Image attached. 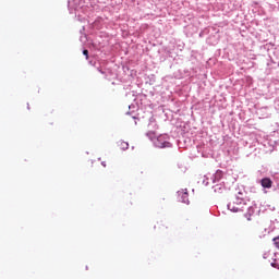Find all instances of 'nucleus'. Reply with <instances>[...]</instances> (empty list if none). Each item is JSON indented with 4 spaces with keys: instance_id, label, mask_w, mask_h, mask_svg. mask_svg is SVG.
I'll return each instance as SVG.
<instances>
[{
    "instance_id": "3",
    "label": "nucleus",
    "mask_w": 279,
    "mask_h": 279,
    "mask_svg": "<svg viewBox=\"0 0 279 279\" xmlns=\"http://www.w3.org/2000/svg\"><path fill=\"white\" fill-rule=\"evenodd\" d=\"M260 184L263 189H271V186H274V181L269 178H264L260 180Z\"/></svg>"
},
{
    "instance_id": "8",
    "label": "nucleus",
    "mask_w": 279,
    "mask_h": 279,
    "mask_svg": "<svg viewBox=\"0 0 279 279\" xmlns=\"http://www.w3.org/2000/svg\"><path fill=\"white\" fill-rule=\"evenodd\" d=\"M275 246L277 247V250H279V235L277 238L272 239Z\"/></svg>"
},
{
    "instance_id": "6",
    "label": "nucleus",
    "mask_w": 279,
    "mask_h": 279,
    "mask_svg": "<svg viewBox=\"0 0 279 279\" xmlns=\"http://www.w3.org/2000/svg\"><path fill=\"white\" fill-rule=\"evenodd\" d=\"M223 178V171L217 170L216 173L214 174V181L219 182Z\"/></svg>"
},
{
    "instance_id": "11",
    "label": "nucleus",
    "mask_w": 279,
    "mask_h": 279,
    "mask_svg": "<svg viewBox=\"0 0 279 279\" xmlns=\"http://www.w3.org/2000/svg\"><path fill=\"white\" fill-rule=\"evenodd\" d=\"M101 165H102V167H106V162H104V161H102V163H101Z\"/></svg>"
},
{
    "instance_id": "4",
    "label": "nucleus",
    "mask_w": 279,
    "mask_h": 279,
    "mask_svg": "<svg viewBox=\"0 0 279 279\" xmlns=\"http://www.w3.org/2000/svg\"><path fill=\"white\" fill-rule=\"evenodd\" d=\"M178 195L181 196V202L183 204H189V192H184V191H179Z\"/></svg>"
},
{
    "instance_id": "2",
    "label": "nucleus",
    "mask_w": 279,
    "mask_h": 279,
    "mask_svg": "<svg viewBox=\"0 0 279 279\" xmlns=\"http://www.w3.org/2000/svg\"><path fill=\"white\" fill-rule=\"evenodd\" d=\"M234 204H236V206L243 204V198L236 196L235 201L233 203H229L228 205L229 210H232V213H242L243 209L241 207H235Z\"/></svg>"
},
{
    "instance_id": "10",
    "label": "nucleus",
    "mask_w": 279,
    "mask_h": 279,
    "mask_svg": "<svg viewBox=\"0 0 279 279\" xmlns=\"http://www.w3.org/2000/svg\"><path fill=\"white\" fill-rule=\"evenodd\" d=\"M244 217H246L247 221H252V215L245 214Z\"/></svg>"
},
{
    "instance_id": "7",
    "label": "nucleus",
    "mask_w": 279,
    "mask_h": 279,
    "mask_svg": "<svg viewBox=\"0 0 279 279\" xmlns=\"http://www.w3.org/2000/svg\"><path fill=\"white\" fill-rule=\"evenodd\" d=\"M156 228H158V230H161V232H165V228L167 229L168 227L165 226V225L162 223V221H160V222H157V227L155 226V229H156Z\"/></svg>"
},
{
    "instance_id": "5",
    "label": "nucleus",
    "mask_w": 279,
    "mask_h": 279,
    "mask_svg": "<svg viewBox=\"0 0 279 279\" xmlns=\"http://www.w3.org/2000/svg\"><path fill=\"white\" fill-rule=\"evenodd\" d=\"M117 145L120 149H122V151H125V149H129L130 147V144L123 140L118 141Z\"/></svg>"
},
{
    "instance_id": "1",
    "label": "nucleus",
    "mask_w": 279,
    "mask_h": 279,
    "mask_svg": "<svg viewBox=\"0 0 279 279\" xmlns=\"http://www.w3.org/2000/svg\"><path fill=\"white\" fill-rule=\"evenodd\" d=\"M156 147L165 149L166 147H171V143L167 141V135H159L155 141Z\"/></svg>"
},
{
    "instance_id": "9",
    "label": "nucleus",
    "mask_w": 279,
    "mask_h": 279,
    "mask_svg": "<svg viewBox=\"0 0 279 279\" xmlns=\"http://www.w3.org/2000/svg\"><path fill=\"white\" fill-rule=\"evenodd\" d=\"M83 56H85L86 60H88V50H83Z\"/></svg>"
}]
</instances>
